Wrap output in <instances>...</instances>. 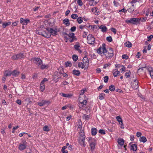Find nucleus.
<instances>
[{"instance_id": "f257e3e1", "label": "nucleus", "mask_w": 153, "mask_h": 153, "mask_svg": "<svg viewBox=\"0 0 153 153\" xmlns=\"http://www.w3.org/2000/svg\"><path fill=\"white\" fill-rule=\"evenodd\" d=\"M85 135L84 129H81L79 132V136L78 139V142L81 146L85 147L86 146L85 143Z\"/></svg>"}, {"instance_id": "f03ea898", "label": "nucleus", "mask_w": 153, "mask_h": 153, "mask_svg": "<svg viewBox=\"0 0 153 153\" xmlns=\"http://www.w3.org/2000/svg\"><path fill=\"white\" fill-rule=\"evenodd\" d=\"M107 51V50L105 48V44H103L102 46H100L97 50V52L101 56L104 55L105 53H106Z\"/></svg>"}, {"instance_id": "7ed1b4c3", "label": "nucleus", "mask_w": 153, "mask_h": 153, "mask_svg": "<svg viewBox=\"0 0 153 153\" xmlns=\"http://www.w3.org/2000/svg\"><path fill=\"white\" fill-rule=\"evenodd\" d=\"M139 18H131L130 20L127 19L126 20L125 22L126 23H131L134 25H137L140 24Z\"/></svg>"}, {"instance_id": "20e7f679", "label": "nucleus", "mask_w": 153, "mask_h": 153, "mask_svg": "<svg viewBox=\"0 0 153 153\" xmlns=\"http://www.w3.org/2000/svg\"><path fill=\"white\" fill-rule=\"evenodd\" d=\"M95 38L92 34H89L87 38V42L89 44H93L94 43Z\"/></svg>"}, {"instance_id": "39448f33", "label": "nucleus", "mask_w": 153, "mask_h": 153, "mask_svg": "<svg viewBox=\"0 0 153 153\" xmlns=\"http://www.w3.org/2000/svg\"><path fill=\"white\" fill-rule=\"evenodd\" d=\"M104 55H105L106 58H111L113 56V51L112 48H109V50L108 52H106L105 53Z\"/></svg>"}, {"instance_id": "423d86ee", "label": "nucleus", "mask_w": 153, "mask_h": 153, "mask_svg": "<svg viewBox=\"0 0 153 153\" xmlns=\"http://www.w3.org/2000/svg\"><path fill=\"white\" fill-rule=\"evenodd\" d=\"M34 63L39 67L42 63V61L39 58H34Z\"/></svg>"}, {"instance_id": "0eeeda50", "label": "nucleus", "mask_w": 153, "mask_h": 153, "mask_svg": "<svg viewBox=\"0 0 153 153\" xmlns=\"http://www.w3.org/2000/svg\"><path fill=\"white\" fill-rule=\"evenodd\" d=\"M27 146V143L26 141H24L22 143L19 144V149L22 151L25 149Z\"/></svg>"}, {"instance_id": "6e6552de", "label": "nucleus", "mask_w": 153, "mask_h": 153, "mask_svg": "<svg viewBox=\"0 0 153 153\" xmlns=\"http://www.w3.org/2000/svg\"><path fill=\"white\" fill-rule=\"evenodd\" d=\"M50 103V102L49 101L43 100L41 102H38L37 104L40 106H42L45 105H48Z\"/></svg>"}, {"instance_id": "1a4fd4ad", "label": "nucleus", "mask_w": 153, "mask_h": 153, "mask_svg": "<svg viewBox=\"0 0 153 153\" xmlns=\"http://www.w3.org/2000/svg\"><path fill=\"white\" fill-rule=\"evenodd\" d=\"M46 30L52 35L54 36L56 34L57 31L51 28H47ZM49 35H51V34Z\"/></svg>"}, {"instance_id": "9d476101", "label": "nucleus", "mask_w": 153, "mask_h": 153, "mask_svg": "<svg viewBox=\"0 0 153 153\" xmlns=\"http://www.w3.org/2000/svg\"><path fill=\"white\" fill-rule=\"evenodd\" d=\"M20 22L23 25H26L28 23L30 22V20L28 19H25L22 18H21Z\"/></svg>"}, {"instance_id": "9b49d317", "label": "nucleus", "mask_w": 153, "mask_h": 153, "mask_svg": "<svg viewBox=\"0 0 153 153\" xmlns=\"http://www.w3.org/2000/svg\"><path fill=\"white\" fill-rule=\"evenodd\" d=\"M82 62L85 66V67L87 68L89 65V60L88 58L86 57H84L83 59Z\"/></svg>"}, {"instance_id": "f8f14e48", "label": "nucleus", "mask_w": 153, "mask_h": 153, "mask_svg": "<svg viewBox=\"0 0 153 153\" xmlns=\"http://www.w3.org/2000/svg\"><path fill=\"white\" fill-rule=\"evenodd\" d=\"M87 103V101L86 100H83L82 102H80V104H79V107L80 108H83L85 107V106Z\"/></svg>"}, {"instance_id": "ddd939ff", "label": "nucleus", "mask_w": 153, "mask_h": 153, "mask_svg": "<svg viewBox=\"0 0 153 153\" xmlns=\"http://www.w3.org/2000/svg\"><path fill=\"white\" fill-rule=\"evenodd\" d=\"M132 86L133 88L134 89H137L138 88V81L137 79L134 80V82L132 84Z\"/></svg>"}, {"instance_id": "4468645a", "label": "nucleus", "mask_w": 153, "mask_h": 153, "mask_svg": "<svg viewBox=\"0 0 153 153\" xmlns=\"http://www.w3.org/2000/svg\"><path fill=\"white\" fill-rule=\"evenodd\" d=\"M113 74L114 77L118 76L120 75V72L117 69H114L113 72Z\"/></svg>"}, {"instance_id": "2eb2a0df", "label": "nucleus", "mask_w": 153, "mask_h": 153, "mask_svg": "<svg viewBox=\"0 0 153 153\" xmlns=\"http://www.w3.org/2000/svg\"><path fill=\"white\" fill-rule=\"evenodd\" d=\"M68 37L70 38L69 39V41L70 42H72L74 40V34L73 33H70L68 34Z\"/></svg>"}, {"instance_id": "dca6fc26", "label": "nucleus", "mask_w": 153, "mask_h": 153, "mask_svg": "<svg viewBox=\"0 0 153 153\" xmlns=\"http://www.w3.org/2000/svg\"><path fill=\"white\" fill-rule=\"evenodd\" d=\"M99 28L101 29V31L103 32H105L107 30V27L105 25H101L99 27Z\"/></svg>"}, {"instance_id": "f3484780", "label": "nucleus", "mask_w": 153, "mask_h": 153, "mask_svg": "<svg viewBox=\"0 0 153 153\" xmlns=\"http://www.w3.org/2000/svg\"><path fill=\"white\" fill-rule=\"evenodd\" d=\"M49 67L48 65H45L43 64V63L39 66L40 68L42 70H43L45 69L48 68Z\"/></svg>"}, {"instance_id": "a211bd4d", "label": "nucleus", "mask_w": 153, "mask_h": 153, "mask_svg": "<svg viewBox=\"0 0 153 153\" xmlns=\"http://www.w3.org/2000/svg\"><path fill=\"white\" fill-rule=\"evenodd\" d=\"M80 46L79 44H76L74 45V48L78 52L81 53L82 51L80 49Z\"/></svg>"}, {"instance_id": "6ab92c4d", "label": "nucleus", "mask_w": 153, "mask_h": 153, "mask_svg": "<svg viewBox=\"0 0 153 153\" xmlns=\"http://www.w3.org/2000/svg\"><path fill=\"white\" fill-rule=\"evenodd\" d=\"M60 94L63 97H66L67 98H70L72 96V94H66L62 93H60Z\"/></svg>"}, {"instance_id": "aec40b11", "label": "nucleus", "mask_w": 153, "mask_h": 153, "mask_svg": "<svg viewBox=\"0 0 153 153\" xmlns=\"http://www.w3.org/2000/svg\"><path fill=\"white\" fill-rule=\"evenodd\" d=\"M40 89L41 91L43 92L44 91L45 89V86L44 83L41 82L40 86Z\"/></svg>"}, {"instance_id": "412c9836", "label": "nucleus", "mask_w": 153, "mask_h": 153, "mask_svg": "<svg viewBox=\"0 0 153 153\" xmlns=\"http://www.w3.org/2000/svg\"><path fill=\"white\" fill-rule=\"evenodd\" d=\"M36 33H38L40 35H41L43 36L46 37L47 38H50V35H48V34L45 33L44 34H43L42 32H39L38 31H36Z\"/></svg>"}, {"instance_id": "4be33fe9", "label": "nucleus", "mask_w": 153, "mask_h": 153, "mask_svg": "<svg viewBox=\"0 0 153 153\" xmlns=\"http://www.w3.org/2000/svg\"><path fill=\"white\" fill-rule=\"evenodd\" d=\"M63 23L67 26H69L70 24L69 20L68 19H65L63 20Z\"/></svg>"}, {"instance_id": "5701e85b", "label": "nucleus", "mask_w": 153, "mask_h": 153, "mask_svg": "<svg viewBox=\"0 0 153 153\" xmlns=\"http://www.w3.org/2000/svg\"><path fill=\"white\" fill-rule=\"evenodd\" d=\"M73 73L74 75L79 76L80 74V72L79 70L74 69L73 71Z\"/></svg>"}, {"instance_id": "b1692460", "label": "nucleus", "mask_w": 153, "mask_h": 153, "mask_svg": "<svg viewBox=\"0 0 153 153\" xmlns=\"http://www.w3.org/2000/svg\"><path fill=\"white\" fill-rule=\"evenodd\" d=\"M150 74L151 77L152 78H153V70L152 68H149L147 69Z\"/></svg>"}, {"instance_id": "393cba45", "label": "nucleus", "mask_w": 153, "mask_h": 153, "mask_svg": "<svg viewBox=\"0 0 153 153\" xmlns=\"http://www.w3.org/2000/svg\"><path fill=\"white\" fill-rule=\"evenodd\" d=\"M11 23V22H7L3 23L2 24V27L3 28H5L7 26L10 25Z\"/></svg>"}, {"instance_id": "a878e982", "label": "nucleus", "mask_w": 153, "mask_h": 153, "mask_svg": "<svg viewBox=\"0 0 153 153\" xmlns=\"http://www.w3.org/2000/svg\"><path fill=\"white\" fill-rule=\"evenodd\" d=\"M91 133L93 135H95L97 133V130L95 128H91Z\"/></svg>"}, {"instance_id": "bb28decb", "label": "nucleus", "mask_w": 153, "mask_h": 153, "mask_svg": "<svg viewBox=\"0 0 153 153\" xmlns=\"http://www.w3.org/2000/svg\"><path fill=\"white\" fill-rule=\"evenodd\" d=\"M78 66L79 68H81L82 69L85 68V69L86 68L85 67V66L84 65V63L82 62H79L78 64Z\"/></svg>"}, {"instance_id": "cd10ccee", "label": "nucleus", "mask_w": 153, "mask_h": 153, "mask_svg": "<svg viewBox=\"0 0 153 153\" xmlns=\"http://www.w3.org/2000/svg\"><path fill=\"white\" fill-rule=\"evenodd\" d=\"M131 149L133 150V151H135L137 150V146L135 144L131 145Z\"/></svg>"}, {"instance_id": "c85d7f7f", "label": "nucleus", "mask_w": 153, "mask_h": 153, "mask_svg": "<svg viewBox=\"0 0 153 153\" xmlns=\"http://www.w3.org/2000/svg\"><path fill=\"white\" fill-rule=\"evenodd\" d=\"M124 140L122 139H120L118 140V143L121 146L123 145L124 143Z\"/></svg>"}, {"instance_id": "c756f323", "label": "nucleus", "mask_w": 153, "mask_h": 153, "mask_svg": "<svg viewBox=\"0 0 153 153\" xmlns=\"http://www.w3.org/2000/svg\"><path fill=\"white\" fill-rule=\"evenodd\" d=\"M19 72L16 70H14L11 72V75L14 76H17L19 74Z\"/></svg>"}, {"instance_id": "7c9ffc66", "label": "nucleus", "mask_w": 153, "mask_h": 153, "mask_svg": "<svg viewBox=\"0 0 153 153\" xmlns=\"http://www.w3.org/2000/svg\"><path fill=\"white\" fill-rule=\"evenodd\" d=\"M91 150H94L95 148V143L94 141L89 143Z\"/></svg>"}, {"instance_id": "2f4dec72", "label": "nucleus", "mask_w": 153, "mask_h": 153, "mask_svg": "<svg viewBox=\"0 0 153 153\" xmlns=\"http://www.w3.org/2000/svg\"><path fill=\"white\" fill-rule=\"evenodd\" d=\"M125 46L128 48H131L132 46L131 43L129 42H126L124 44Z\"/></svg>"}, {"instance_id": "473e14b6", "label": "nucleus", "mask_w": 153, "mask_h": 153, "mask_svg": "<svg viewBox=\"0 0 153 153\" xmlns=\"http://www.w3.org/2000/svg\"><path fill=\"white\" fill-rule=\"evenodd\" d=\"M140 142L145 143L147 141L146 138L145 137H142L140 138Z\"/></svg>"}, {"instance_id": "72a5a7b5", "label": "nucleus", "mask_w": 153, "mask_h": 153, "mask_svg": "<svg viewBox=\"0 0 153 153\" xmlns=\"http://www.w3.org/2000/svg\"><path fill=\"white\" fill-rule=\"evenodd\" d=\"M43 130L45 131L48 132L50 131V129H49L48 126H44L43 128Z\"/></svg>"}, {"instance_id": "f704fd0d", "label": "nucleus", "mask_w": 153, "mask_h": 153, "mask_svg": "<svg viewBox=\"0 0 153 153\" xmlns=\"http://www.w3.org/2000/svg\"><path fill=\"white\" fill-rule=\"evenodd\" d=\"M17 57L18 59H21L24 57V53H20L17 54Z\"/></svg>"}, {"instance_id": "c9c22d12", "label": "nucleus", "mask_w": 153, "mask_h": 153, "mask_svg": "<svg viewBox=\"0 0 153 153\" xmlns=\"http://www.w3.org/2000/svg\"><path fill=\"white\" fill-rule=\"evenodd\" d=\"M116 118L117 121L119 122L120 124V122L121 123V125H122L123 124V122L121 118L120 117L118 116L116 117Z\"/></svg>"}, {"instance_id": "e433bc0d", "label": "nucleus", "mask_w": 153, "mask_h": 153, "mask_svg": "<svg viewBox=\"0 0 153 153\" xmlns=\"http://www.w3.org/2000/svg\"><path fill=\"white\" fill-rule=\"evenodd\" d=\"M77 21L79 24H81L82 22V17H79L77 18Z\"/></svg>"}, {"instance_id": "4c0bfd02", "label": "nucleus", "mask_w": 153, "mask_h": 153, "mask_svg": "<svg viewBox=\"0 0 153 153\" xmlns=\"http://www.w3.org/2000/svg\"><path fill=\"white\" fill-rule=\"evenodd\" d=\"M109 88L110 91H113L115 90V87L114 86L111 85L109 86Z\"/></svg>"}, {"instance_id": "58836bf2", "label": "nucleus", "mask_w": 153, "mask_h": 153, "mask_svg": "<svg viewBox=\"0 0 153 153\" xmlns=\"http://www.w3.org/2000/svg\"><path fill=\"white\" fill-rule=\"evenodd\" d=\"M4 75L6 76H10L11 75V72L10 71H6L5 72Z\"/></svg>"}, {"instance_id": "ea45409f", "label": "nucleus", "mask_w": 153, "mask_h": 153, "mask_svg": "<svg viewBox=\"0 0 153 153\" xmlns=\"http://www.w3.org/2000/svg\"><path fill=\"white\" fill-rule=\"evenodd\" d=\"M105 94L104 93L100 94L99 96V99L101 100L103 99L104 98Z\"/></svg>"}, {"instance_id": "a19ab883", "label": "nucleus", "mask_w": 153, "mask_h": 153, "mask_svg": "<svg viewBox=\"0 0 153 153\" xmlns=\"http://www.w3.org/2000/svg\"><path fill=\"white\" fill-rule=\"evenodd\" d=\"M90 117L89 115H86L85 114H84L83 116V118L85 119V120H88L89 119Z\"/></svg>"}, {"instance_id": "79ce46f5", "label": "nucleus", "mask_w": 153, "mask_h": 153, "mask_svg": "<svg viewBox=\"0 0 153 153\" xmlns=\"http://www.w3.org/2000/svg\"><path fill=\"white\" fill-rule=\"evenodd\" d=\"M65 65L66 67H71L72 64L71 62H65Z\"/></svg>"}, {"instance_id": "37998d69", "label": "nucleus", "mask_w": 153, "mask_h": 153, "mask_svg": "<svg viewBox=\"0 0 153 153\" xmlns=\"http://www.w3.org/2000/svg\"><path fill=\"white\" fill-rule=\"evenodd\" d=\"M131 74V72L130 71H129V72H126L125 73V76L126 77V78H128L130 77V74Z\"/></svg>"}, {"instance_id": "c03bdc74", "label": "nucleus", "mask_w": 153, "mask_h": 153, "mask_svg": "<svg viewBox=\"0 0 153 153\" xmlns=\"http://www.w3.org/2000/svg\"><path fill=\"white\" fill-rule=\"evenodd\" d=\"M72 58L74 61H76L78 59V57L77 55H74L73 56Z\"/></svg>"}, {"instance_id": "a18cd8bd", "label": "nucleus", "mask_w": 153, "mask_h": 153, "mask_svg": "<svg viewBox=\"0 0 153 153\" xmlns=\"http://www.w3.org/2000/svg\"><path fill=\"white\" fill-rule=\"evenodd\" d=\"M134 10V7H130L128 9V11L130 13L133 12Z\"/></svg>"}, {"instance_id": "49530a36", "label": "nucleus", "mask_w": 153, "mask_h": 153, "mask_svg": "<svg viewBox=\"0 0 153 153\" xmlns=\"http://www.w3.org/2000/svg\"><path fill=\"white\" fill-rule=\"evenodd\" d=\"M71 17L74 19H77L78 17V15L76 14H73L71 15Z\"/></svg>"}, {"instance_id": "de8ad7c7", "label": "nucleus", "mask_w": 153, "mask_h": 153, "mask_svg": "<svg viewBox=\"0 0 153 153\" xmlns=\"http://www.w3.org/2000/svg\"><path fill=\"white\" fill-rule=\"evenodd\" d=\"M106 39L109 42H111L112 40V39L111 36H108L106 37Z\"/></svg>"}, {"instance_id": "09e8293b", "label": "nucleus", "mask_w": 153, "mask_h": 153, "mask_svg": "<svg viewBox=\"0 0 153 153\" xmlns=\"http://www.w3.org/2000/svg\"><path fill=\"white\" fill-rule=\"evenodd\" d=\"M104 80L105 82H107L108 80V76H105L104 78Z\"/></svg>"}, {"instance_id": "8fccbe9b", "label": "nucleus", "mask_w": 153, "mask_h": 153, "mask_svg": "<svg viewBox=\"0 0 153 153\" xmlns=\"http://www.w3.org/2000/svg\"><path fill=\"white\" fill-rule=\"evenodd\" d=\"M88 141L89 143L94 141V140L91 137H88Z\"/></svg>"}, {"instance_id": "3c124183", "label": "nucleus", "mask_w": 153, "mask_h": 153, "mask_svg": "<svg viewBox=\"0 0 153 153\" xmlns=\"http://www.w3.org/2000/svg\"><path fill=\"white\" fill-rule=\"evenodd\" d=\"M77 4L79 6H81L83 5V3L81 0H78L77 1Z\"/></svg>"}, {"instance_id": "603ef678", "label": "nucleus", "mask_w": 153, "mask_h": 153, "mask_svg": "<svg viewBox=\"0 0 153 153\" xmlns=\"http://www.w3.org/2000/svg\"><path fill=\"white\" fill-rule=\"evenodd\" d=\"M139 19H140V22H143L147 20V18L146 17L145 18H140Z\"/></svg>"}, {"instance_id": "864d4df0", "label": "nucleus", "mask_w": 153, "mask_h": 153, "mask_svg": "<svg viewBox=\"0 0 153 153\" xmlns=\"http://www.w3.org/2000/svg\"><path fill=\"white\" fill-rule=\"evenodd\" d=\"M99 132L100 133L105 134V132L104 130L100 129L99 130Z\"/></svg>"}, {"instance_id": "5fc2aeb1", "label": "nucleus", "mask_w": 153, "mask_h": 153, "mask_svg": "<svg viewBox=\"0 0 153 153\" xmlns=\"http://www.w3.org/2000/svg\"><path fill=\"white\" fill-rule=\"evenodd\" d=\"M12 59L14 60L18 59V58L17 57V55L16 54V55L13 56L12 57Z\"/></svg>"}, {"instance_id": "6e6d98bb", "label": "nucleus", "mask_w": 153, "mask_h": 153, "mask_svg": "<svg viewBox=\"0 0 153 153\" xmlns=\"http://www.w3.org/2000/svg\"><path fill=\"white\" fill-rule=\"evenodd\" d=\"M18 23H19V22L18 21H16L12 22V25L13 26H15L17 25Z\"/></svg>"}, {"instance_id": "4d7b16f0", "label": "nucleus", "mask_w": 153, "mask_h": 153, "mask_svg": "<svg viewBox=\"0 0 153 153\" xmlns=\"http://www.w3.org/2000/svg\"><path fill=\"white\" fill-rule=\"evenodd\" d=\"M122 58L123 59H126L128 58V56L126 54H123L122 55Z\"/></svg>"}, {"instance_id": "13d9d810", "label": "nucleus", "mask_w": 153, "mask_h": 153, "mask_svg": "<svg viewBox=\"0 0 153 153\" xmlns=\"http://www.w3.org/2000/svg\"><path fill=\"white\" fill-rule=\"evenodd\" d=\"M111 30L113 32V33L114 34H115L116 33V29L115 28H111Z\"/></svg>"}, {"instance_id": "bf43d9fd", "label": "nucleus", "mask_w": 153, "mask_h": 153, "mask_svg": "<svg viewBox=\"0 0 153 153\" xmlns=\"http://www.w3.org/2000/svg\"><path fill=\"white\" fill-rule=\"evenodd\" d=\"M76 29V27L75 26H73L72 27L71 29V30L72 32L74 31Z\"/></svg>"}, {"instance_id": "052dcab7", "label": "nucleus", "mask_w": 153, "mask_h": 153, "mask_svg": "<svg viewBox=\"0 0 153 153\" xmlns=\"http://www.w3.org/2000/svg\"><path fill=\"white\" fill-rule=\"evenodd\" d=\"M85 90H86L85 89H83V90H81L80 92V95H83L85 92Z\"/></svg>"}, {"instance_id": "680f3d73", "label": "nucleus", "mask_w": 153, "mask_h": 153, "mask_svg": "<svg viewBox=\"0 0 153 153\" xmlns=\"http://www.w3.org/2000/svg\"><path fill=\"white\" fill-rule=\"evenodd\" d=\"M122 68H121L120 69V70L122 71H121V72H122L123 71H125V69H126V68L123 65H122Z\"/></svg>"}, {"instance_id": "e2e57ef3", "label": "nucleus", "mask_w": 153, "mask_h": 153, "mask_svg": "<svg viewBox=\"0 0 153 153\" xmlns=\"http://www.w3.org/2000/svg\"><path fill=\"white\" fill-rule=\"evenodd\" d=\"M88 32H86L84 31V33L82 35V36L83 38H86V36L87 35Z\"/></svg>"}, {"instance_id": "0e129e2a", "label": "nucleus", "mask_w": 153, "mask_h": 153, "mask_svg": "<svg viewBox=\"0 0 153 153\" xmlns=\"http://www.w3.org/2000/svg\"><path fill=\"white\" fill-rule=\"evenodd\" d=\"M119 12H123L124 13H126L127 12V10L125 8H123L122 9L119 10Z\"/></svg>"}, {"instance_id": "69168bd1", "label": "nucleus", "mask_w": 153, "mask_h": 153, "mask_svg": "<svg viewBox=\"0 0 153 153\" xmlns=\"http://www.w3.org/2000/svg\"><path fill=\"white\" fill-rule=\"evenodd\" d=\"M153 38V36L151 35L148 37V41H150Z\"/></svg>"}, {"instance_id": "338daca9", "label": "nucleus", "mask_w": 153, "mask_h": 153, "mask_svg": "<svg viewBox=\"0 0 153 153\" xmlns=\"http://www.w3.org/2000/svg\"><path fill=\"white\" fill-rule=\"evenodd\" d=\"M71 115H70L69 116H68L67 117H66V120L67 121H68L69 120H70L71 119Z\"/></svg>"}, {"instance_id": "774afa93", "label": "nucleus", "mask_w": 153, "mask_h": 153, "mask_svg": "<svg viewBox=\"0 0 153 153\" xmlns=\"http://www.w3.org/2000/svg\"><path fill=\"white\" fill-rule=\"evenodd\" d=\"M141 132H137V137H139L141 135Z\"/></svg>"}]
</instances>
